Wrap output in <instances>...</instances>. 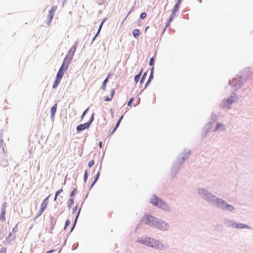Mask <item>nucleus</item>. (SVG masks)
<instances>
[{
  "instance_id": "f257e3e1",
  "label": "nucleus",
  "mask_w": 253,
  "mask_h": 253,
  "mask_svg": "<svg viewBox=\"0 0 253 253\" xmlns=\"http://www.w3.org/2000/svg\"><path fill=\"white\" fill-rule=\"evenodd\" d=\"M140 242L144 244H146L148 246L158 249L161 250L164 247V246L162 243H160L158 241L151 238H146L145 240H142L141 241H140Z\"/></svg>"
},
{
  "instance_id": "f03ea898",
  "label": "nucleus",
  "mask_w": 253,
  "mask_h": 253,
  "mask_svg": "<svg viewBox=\"0 0 253 253\" xmlns=\"http://www.w3.org/2000/svg\"><path fill=\"white\" fill-rule=\"evenodd\" d=\"M77 44H74L69 50L67 54L64 58V62L63 63H70L72 61L75 52L77 49Z\"/></svg>"
},
{
  "instance_id": "7ed1b4c3",
  "label": "nucleus",
  "mask_w": 253,
  "mask_h": 253,
  "mask_svg": "<svg viewBox=\"0 0 253 253\" xmlns=\"http://www.w3.org/2000/svg\"><path fill=\"white\" fill-rule=\"evenodd\" d=\"M49 197L50 196L49 195L46 197L42 202V204H41L40 209L36 214V217L40 216L47 208L48 204V199Z\"/></svg>"
},
{
  "instance_id": "20e7f679",
  "label": "nucleus",
  "mask_w": 253,
  "mask_h": 253,
  "mask_svg": "<svg viewBox=\"0 0 253 253\" xmlns=\"http://www.w3.org/2000/svg\"><path fill=\"white\" fill-rule=\"evenodd\" d=\"M151 203L153 205L157 206L162 209H164L165 207V205L163 201L155 196H153L151 199Z\"/></svg>"
},
{
  "instance_id": "39448f33",
  "label": "nucleus",
  "mask_w": 253,
  "mask_h": 253,
  "mask_svg": "<svg viewBox=\"0 0 253 253\" xmlns=\"http://www.w3.org/2000/svg\"><path fill=\"white\" fill-rule=\"evenodd\" d=\"M144 218H146V223L149 225H152L155 227V224L157 222H158V218L152 216L149 214H146L145 215Z\"/></svg>"
},
{
  "instance_id": "423d86ee",
  "label": "nucleus",
  "mask_w": 253,
  "mask_h": 253,
  "mask_svg": "<svg viewBox=\"0 0 253 253\" xmlns=\"http://www.w3.org/2000/svg\"><path fill=\"white\" fill-rule=\"evenodd\" d=\"M155 227L163 231L167 230L168 229V224L165 222L161 220L158 219V222L155 224Z\"/></svg>"
},
{
  "instance_id": "0eeeda50",
  "label": "nucleus",
  "mask_w": 253,
  "mask_h": 253,
  "mask_svg": "<svg viewBox=\"0 0 253 253\" xmlns=\"http://www.w3.org/2000/svg\"><path fill=\"white\" fill-rule=\"evenodd\" d=\"M235 101L234 97L231 96L230 98L224 100L223 102L222 106L224 108L229 109L230 105Z\"/></svg>"
},
{
  "instance_id": "6e6552de",
  "label": "nucleus",
  "mask_w": 253,
  "mask_h": 253,
  "mask_svg": "<svg viewBox=\"0 0 253 253\" xmlns=\"http://www.w3.org/2000/svg\"><path fill=\"white\" fill-rule=\"evenodd\" d=\"M67 69V67L65 66V64H62V66L57 73L56 78L61 80L64 75V71H66Z\"/></svg>"
},
{
  "instance_id": "1a4fd4ad",
  "label": "nucleus",
  "mask_w": 253,
  "mask_h": 253,
  "mask_svg": "<svg viewBox=\"0 0 253 253\" xmlns=\"http://www.w3.org/2000/svg\"><path fill=\"white\" fill-rule=\"evenodd\" d=\"M89 126V123H84V124H81L77 126V130L78 131H81L82 130H84L86 128H88Z\"/></svg>"
},
{
  "instance_id": "9d476101",
  "label": "nucleus",
  "mask_w": 253,
  "mask_h": 253,
  "mask_svg": "<svg viewBox=\"0 0 253 253\" xmlns=\"http://www.w3.org/2000/svg\"><path fill=\"white\" fill-rule=\"evenodd\" d=\"M181 0H177L176 1V3L175 5L173 10H172V14L173 16L175 15V12L178 10L180 5L181 4Z\"/></svg>"
},
{
  "instance_id": "9b49d317",
  "label": "nucleus",
  "mask_w": 253,
  "mask_h": 253,
  "mask_svg": "<svg viewBox=\"0 0 253 253\" xmlns=\"http://www.w3.org/2000/svg\"><path fill=\"white\" fill-rule=\"evenodd\" d=\"M57 8V7L56 6H53L51 7V10L49 12V22H50L51 20H52V19L53 17L54 13L56 10Z\"/></svg>"
},
{
  "instance_id": "f8f14e48",
  "label": "nucleus",
  "mask_w": 253,
  "mask_h": 253,
  "mask_svg": "<svg viewBox=\"0 0 253 253\" xmlns=\"http://www.w3.org/2000/svg\"><path fill=\"white\" fill-rule=\"evenodd\" d=\"M57 104H55L51 108L50 113H51V118H53L54 117L55 114V113L56 112V110H57Z\"/></svg>"
},
{
  "instance_id": "ddd939ff",
  "label": "nucleus",
  "mask_w": 253,
  "mask_h": 253,
  "mask_svg": "<svg viewBox=\"0 0 253 253\" xmlns=\"http://www.w3.org/2000/svg\"><path fill=\"white\" fill-rule=\"evenodd\" d=\"M132 34L135 38H138L140 35V31L138 29H134L132 31Z\"/></svg>"
},
{
  "instance_id": "4468645a",
  "label": "nucleus",
  "mask_w": 253,
  "mask_h": 253,
  "mask_svg": "<svg viewBox=\"0 0 253 253\" xmlns=\"http://www.w3.org/2000/svg\"><path fill=\"white\" fill-rule=\"evenodd\" d=\"M245 228H248V226L242 223H237V224H235V228L243 229Z\"/></svg>"
},
{
  "instance_id": "2eb2a0df",
  "label": "nucleus",
  "mask_w": 253,
  "mask_h": 253,
  "mask_svg": "<svg viewBox=\"0 0 253 253\" xmlns=\"http://www.w3.org/2000/svg\"><path fill=\"white\" fill-rule=\"evenodd\" d=\"M74 200L73 198H70L69 199V200L67 201V206L69 209L71 208L72 205L74 204Z\"/></svg>"
},
{
  "instance_id": "dca6fc26",
  "label": "nucleus",
  "mask_w": 253,
  "mask_h": 253,
  "mask_svg": "<svg viewBox=\"0 0 253 253\" xmlns=\"http://www.w3.org/2000/svg\"><path fill=\"white\" fill-rule=\"evenodd\" d=\"M60 81H61V80L56 78V80L54 81V84H53L52 87L53 88H55L59 84Z\"/></svg>"
},
{
  "instance_id": "f3484780",
  "label": "nucleus",
  "mask_w": 253,
  "mask_h": 253,
  "mask_svg": "<svg viewBox=\"0 0 253 253\" xmlns=\"http://www.w3.org/2000/svg\"><path fill=\"white\" fill-rule=\"evenodd\" d=\"M109 77H110V75H109L108 76V77L106 78V79L103 82L102 89L104 90H105L106 89V83L108 81V78H109Z\"/></svg>"
},
{
  "instance_id": "a211bd4d",
  "label": "nucleus",
  "mask_w": 253,
  "mask_h": 253,
  "mask_svg": "<svg viewBox=\"0 0 253 253\" xmlns=\"http://www.w3.org/2000/svg\"><path fill=\"white\" fill-rule=\"evenodd\" d=\"M114 90H112L111 91V97H110V98H109V97L106 96V97H104V100L105 101H109L111 100L112 99V97H113V95H114Z\"/></svg>"
},
{
  "instance_id": "6ab92c4d",
  "label": "nucleus",
  "mask_w": 253,
  "mask_h": 253,
  "mask_svg": "<svg viewBox=\"0 0 253 253\" xmlns=\"http://www.w3.org/2000/svg\"><path fill=\"white\" fill-rule=\"evenodd\" d=\"M5 212V209H3L0 215V219L2 221H3L5 220V217H4Z\"/></svg>"
},
{
  "instance_id": "aec40b11",
  "label": "nucleus",
  "mask_w": 253,
  "mask_h": 253,
  "mask_svg": "<svg viewBox=\"0 0 253 253\" xmlns=\"http://www.w3.org/2000/svg\"><path fill=\"white\" fill-rule=\"evenodd\" d=\"M142 70H141L140 72L139 73V74L136 75L134 77V80H135V83H137L138 82V81L139 80V79H140V74L142 72Z\"/></svg>"
},
{
  "instance_id": "412c9836",
  "label": "nucleus",
  "mask_w": 253,
  "mask_h": 253,
  "mask_svg": "<svg viewBox=\"0 0 253 253\" xmlns=\"http://www.w3.org/2000/svg\"><path fill=\"white\" fill-rule=\"evenodd\" d=\"M226 208L227 209L229 210L230 211H232L234 209V208L233 207V206L230 205H228V204H226Z\"/></svg>"
},
{
  "instance_id": "4be33fe9",
  "label": "nucleus",
  "mask_w": 253,
  "mask_h": 253,
  "mask_svg": "<svg viewBox=\"0 0 253 253\" xmlns=\"http://www.w3.org/2000/svg\"><path fill=\"white\" fill-rule=\"evenodd\" d=\"M103 23H104V21H102V22H101V23L100 24V26H99V28H98V32H97V33H96V34L95 35V37H94V39H95V38L98 36V35L99 33L100 32V30H101V28H102V25H103Z\"/></svg>"
},
{
  "instance_id": "5701e85b",
  "label": "nucleus",
  "mask_w": 253,
  "mask_h": 253,
  "mask_svg": "<svg viewBox=\"0 0 253 253\" xmlns=\"http://www.w3.org/2000/svg\"><path fill=\"white\" fill-rule=\"evenodd\" d=\"M80 210L78 211V212H77V214L76 215V219H75V222H74V225H73V226L72 227L71 230H70V231H72L75 226V223H76V220L78 218V216H79V213H80Z\"/></svg>"
},
{
  "instance_id": "b1692460",
  "label": "nucleus",
  "mask_w": 253,
  "mask_h": 253,
  "mask_svg": "<svg viewBox=\"0 0 253 253\" xmlns=\"http://www.w3.org/2000/svg\"><path fill=\"white\" fill-rule=\"evenodd\" d=\"M70 224V221L69 219H67L65 222V225L64 227L65 230H67V227Z\"/></svg>"
},
{
  "instance_id": "393cba45",
  "label": "nucleus",
  "mask_w": 253,
  "mask_h": 253,
  "mask_svg": "<svg viewBox=\"0 0 253 253\" xmlns=\"http://www.w3.org/2000/svg\"><path fill=\"white\" fill-rule=\"evenodd\" d=\"M0 148H1V152L4 153V149L3 147V141H2V140L0 141Z\"/></svg>"
},
{
  "instance_id": "a878e982",
  "label": "nucleus",
  "mask_w": 253,
  "mask_h": 253,
  "mask_svg": "<svg viewBox=\"0 0 253 253\" xmlns=\"http://www.w3.org/2000/svg\"><path fill=\"white\" fill-rule=\"evenodd\" d=\"M123 117V116H122V117L120 118V119H119V121L118 122V123H117V125H116V126H115V128L114 129V130H113V132H114V131L116 130V129L118 127V126H119V124H120V122H121V120L122 119Z\"/></svg>"
},
{
  "instance_id": "bb28decb",
  "label": "nucleus",
  "mask_w": 253,
  "mask_h": 253,
  "mask_svg": "<svg viewBox=\"0 0 253 253\" xmlns=\"http://www.w3.org/2000/svg\"><path fill=\"white\" fill-rule=\"evenodd\" d=\"M99 176V173L98 172L96 176V177L95 178V179L94 180V181L93 182L92 185H91V187H92V186L94 184V183L96 182V181L97 180L98 178V177Z\"/></svg>"
},
{
  "instance_id": "cd10ccee",
  "label": "nucleus",
  "mask_w": 253,
  "mask_h": 253,
  "mask_svg": "<svg viewBox=\"0 0 253 253\" xmlns=\"http://www.w3.org/2000/svg\"><path fill=\"white\" fill-rule=\"evenodd\" d=\"M146 13L145 12H143L140 14V18L141 19H144L146 17Z\"/></svg>"
},
{
  "instance_id": "c85d7f7f",
  "label": "nucleus",
  "mask_w": 253,
  "mask_h": 253,
  "mask_svg": "<svg viewBox=\"0 0 253 253\" xmlns=\"http://www.w3.org/2000/svg\"><path fill=\"white\" fill-rule=\"evenodd\" d=\"M87 178V170H86L84 172V182H85L86 181V179Z\"/></svg>"
},
{
  "instance_id": "c756f323",
  "label": "nucleus",
  "mask_w": 253,
  "mask_h": 253,
  "mask_svg": "<svg viewBox=\"0 0 253 253\" xmlns=\"http://www.w3.org/2000/svg\"><path fill=\"white\" fill-rule=\"evenodd\" d=\"M94 160H91L89 162L88 166L89 168H90L91 166H92L94 165Z\"/></svg>"
},
{
  "instance_id": "7c9ffc66",
  "label": "nucleus",
  "mask_w": 253,
  "mask_h": 253,
  "mask_svg": "<svg viewBox=\"0 0 253 253\" xmlns=\"http://www.w3.org/2000/svg\"><path fill=\"white\" fill-rule=\"evenodd\" d=\"M77 192V189H74V190H73V191L71 192V194H70V196L71 197H73L75 193Z\"/></svg>"
},
{
  "instance_id": "2f4dec72",
  "label": "nucleus",
  "mask_w": 253,
  "mask_h": 253,
  "mask_svg": "<svg viewBox=\"0 0 253 253\" xmlns=\"http://www.w3.org/2000/svg\"><path fill=\"white\" fill-rule=\"evenodd\" d=\"M63 191V189H59L55 193V195H56V197H57L58 195L61 193Z\"/></svg>"
},
{
  "instance_id": "473e14b6",
  "label": "nucleus",
  "mask_w": 253,
  "mask_h": 253,
  "mask_svg": "<svg viewBox=\"0 0 253 253\" xmlns=\"http://www.w3.org/2000/svg\"><path fill=\"white\" fill-rule=\"evenodd\" d=\"M6 249L5 248H2L0 250V253H6Z\"/></svg>"
},
{
  "instance_id": "72a5a7b5",
  "label": "nucleus",
  "mask_w": 253,
  "mask_h": 253,
  "mask_svg": "<svg viewBox=\"0 0 253 253\" xmlns=\"http://www.w3.org/2000/svg\"><path fill=\"white\" fill-rule=\"evenodd\" d=\"M93 119H94V115H93V114H92V115L89 119V121L88 123H89V125H90L91 122L93 121Z\"/></svg>"
},
{
  "instance_id": "f704fd0d",
  "label": "nucleus",
  "mask_w": 253,
  "mask_h": 253,
  "mask_svg": "<svg viewBox=\"0 0 253 253\" xmlns=\"http://www.w3.org/2000/svg\"><path fill=\"white\" fill-rule=\"evenodd\" d=\"M133 100V98H131L127 103V105L130 106Z\"/></svg>"
},
{
  "instance_id": "c9c22d12",
  "label": "nucleus",
  "mask_w": 253,
  "mask_h": 253,
  "mask_svg": "<svg viewBox=\"0 0 253 253\" xmlns=\"http://www.w3.org/2000/svg\"><path fill=\"white\" fill-rule=\"evenodd\" d=\"M78 205H76L75 206V207H74V208L73 209V213H75L78 210Z\"/></svg>"
},
{
  "instance_id": "e433bc0d",
  "label": "nucleus",
  "mask_w": 253,
  "mask_h": 253,
  "mask_svg": "<svg viewBox=\"0 0 253 253\" xmlns=\"http://www.w3.org/2000/svg\"><path fill=\"white\" fill-rule=\"evenodd\" d=\"M88 108H87L83 113L82 116V120L83 119V118L84 117V115L86 114V113L87 112V111H88Z\"/></svg>"
},
{
  "instance_id": "4c0bfd02",
  "label": "nucleus",
  "mask_w": 253,
  "mask_h": 253,
  "mask_svg": "<svg viewBox=\"0 0 253 253\" xmlns=\"http://www.w3.org/2000/svg\"><path fill=\"white\" fill-rule=\"evenodd\" d=\"M146 76V73H145L144 74V75H143V77H142V78L141 80H140V83H141V84H142V82H143V80H144V78H145V77Z\"/></svg>"
},
{
  "instance_id": "58836bf2",
  "label": "nucleus",
  "mask_w": 253,
  "mask_h": 253,
  "mask_svg": "<svg viewBox=\"0 0 253 253\" xmlns=\"http://www.w3.org/2000/svg\"><path fill=\"white\" fill-rule=\"evenodd\" d=\"M217 127L215 128L214 130L217 129L220 126H222L223 127V126L222 124H217Z\"/></svg>"
},
{
  "instance_id": "ea45409f",
  "label": "nucleus",
  "mask_w": 253,
  "mask_h": 253,
  "mask_svg": "<svg viewBox=\"0 0 253 253\" xmlns=\"http://www.w3.org/2000/svg\"><path fill=\"white\" fill-rule=\"evenodd\" d=\"M153 61H154V58L153 57H152L150 60L149 63H153Z\"/></svg>"
},
{
  "instance_id": "a19ab883",
  "label": "nucleus",
  "mask_w": 253,
  "mask_h": 253,
  "mask_svg": "<svg viewBox=\"0 0 253 253\" xmlns=\"http://www.w3.org/2000/svg\"><path fill=\"white\" fill-rule=\"evenodd\" d=\"M235 224H237V223H236V222L232 223V225H231L232 227H233V228H235Z\"/></svg>"
},
{
  "instance_id": "79ce46f5",
  "label": "nucleus",
  "mask_w": 253,
  "mask_h": 253,
  "mask_svg": "<svg viewBox=\"0 0 253 253\" xmlns=\"http://www.w3.org/2000/svg\"><path fill=\"white\" fill-rule=\"evenodd\" d=\"M99 147L100 148H102V142H101V141L99 143Z\"/></svg>"
},
{
  "instance_id": "37998d69",
  "label": "nucleus",
  "mask_w": 253,
  "mask_h": 253,
  "mask_svg": "<svg viewBox=\"0 0 253 253\" xmlns=\"http://www.w3.org/2000/svg\"><path fill=\"white\" fill-rule=\"evenodd\" d=\"M202 192H204V190H202H202H199V193H200V194H201Z\"/></svg>"
},
{
  "instance_id": "c03bdc74",
  "label": "nucleus",
  "mask_w": 253,
  "mask_h": 253,
  "mask_svg": "<svg viewBox=\"0 0 253 253\" xmlns=\"http://www.w3.org/2000/svg\"><path fill=\"white\" fill-rule=\"evenodd\" d=\"M53 251H54L53 250H50V251L47 252L46 253H51L53 252Z\"/></svg>"
},
{
  "instance_id": "a18cd8bd",
  "label": "nucleus",
  "mask_w": 253,
  "mask_h": 253,
  "mask_svg": "<svg viewBox=\"0 0 253 253\" xmlns=\"http://www.w3.org/2000/svg\"><path fill=\"white\" fill-rule=\"evenodd\" d=\"M172 18H173V17H171L169 19V22H169V23L170 22H171V21L172 20Z\"/></svg>"
},
{
  "instance_id": "49530a36",
  "label": "nucleus",
  "mask_w": 253,
  "mask_h": 253,
  "mask_svg": "<svg viewBox=\"0 0 253 253\" xmlns=\"http://www.w3.org/2000/svg\"><path fill=\"white\" fill-rule=\"evenodd\" d=\"M57 197H56V195H55V197L54 198V201H55L57 199Z\"/></svg>"
},
{
  "instance_id": "de8ad7c7",
  "label": "nucleus",
  "mask_w": 253,
  "mask_h": 253,
  "mask_svg": "<svg viewBox=\"0 0 253 253\" xmlns=\"http://www.w3.org/2000/svg\"><path fill=\"white\" fill-rule=\"evenodd\" d=\"M148 28H149V27H148V26L146 27V29H145V32H146L147 30H148Z\"/></svg>"
},
{
  "instance_id": "09e8293b",
  "label": "nucleus",
  "mask_w": 253,
  "mask_h": 253,
  "mask_svg": "<svg viewBox=\"0 0 253 253\" xmlns=\"http://www.w3.org/2000/svg\"><path fill=\"white\" fill-rule=\"evenodd\" d=\"M220 201L222 202L223 203H224V202L223 201H222V200L221 199L220 200Z\"/></svg>"
},
{
  "instance_id": "8fccbe9b",
  "label": "nucleus",
  "mask_w": 253,
  "mask_h": 253,
  "mask_svg": "<svg viewBox=\"0 0 253 253\" xmlns=\"http://www.w3.org/2000/svg\"><path fill=\"white\" fill-rule=\"evenodd\" d=\"M20 253H22V252H20Z\"/></svg>"
}]
</instances>
